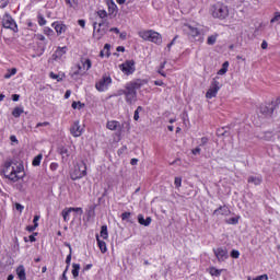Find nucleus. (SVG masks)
<instances>
[{
	"label": "nucleus",
	"mask_w": 280,
	"mask_h": 280,
	"mask_svg": "<svg viewBox=\"0 0 280 280\" xmlns=\"http://www.w3.org/2000/svg\"><path fill=\"white\" fill-rule=\"evenodd\" d=\"M148 84V80L136 79L126 83L125 89L120 91V95H125V100L129 106L137 103V91Z\"/></svg>",
	"instance_id": "obj_1"
},
{
	"label": "nucleus",
	"mask_w": 280,
	"mask_h": 280,
	"mask_svg": "<svg viewBox=\"0 0 280 280\" xmlns=\"http://www.w3.org/2000/svg\"><path fill=\"white\" fill-rule=\"evenodd\" d=\"M184 32L188 34V36H191L194 40L197 43H203L205 42V35L207 34V28L198 25V26H191L189 24H186L184 26Z\"/></svg>",
	"instance_id": "obj_2"
},
{
	"label": "nucleus",
	"mask_w": 280,
	"mask_h": 280,
	"mask_svg": "<svg viewBox=\"0 0 280 280\" xmlns=\"http://www.w3.org/2000/svg\"><path fill=\"white\" fill-rule=\"evenodd\" d=\"M210 14L214 19H218V21H225V19H229V5L217 2L210 8Z\"/></svg>",
	"instance_id": "obj_3"
},
{
	"label": "nucleus",
	"mask_w": 280,
	"mask_h": 280,
	"mask_svg": "<svg viewBox=\"0 0 280 280\" xmlns=\"http://www.w3.org/2000/svg\"><path fill=\"white\" fill-rule=\"evenodd\" d=\"M108 18H95V21L93 22V36H97V38L104 36L106 32H108Z\"/></svg>",
	"instance_id": "obj_4"
},
{
	"label": "nucleus",
	"mask_w": 280,
	"mask_h": 280,
	"mask_svg": "<svg viewBox=\"0 0 280 280\" xmlns=\"http://www.w3.org/2000/svg\"><path fill=\"white\" fill-rule=\"evenodd\" d=\"M139 36L140 38H143V40H149L150 43H154L155 45H161L163 43V36L152 30L139 32Z\"/></svg>",
	"instance_id": "obj_5"
},
{
	"label": "nucleus",
	"mask_w": 280,
	"mask_h": 280,
	"mask_svg": "<svg viewBox=\"0 0 280 280\" xmlns=\"http://www.w3.org/2000/svg\"><path fill=\"white\" fill-rule=\"evenodd\" d=\"M13 163L14 162L12 160L4 162L2 172L5 178H9L12 183H16V180H19V175L16 174V170L12 166Z\"/></svg>",
	"instance_id": "obj_6"
},
{
	"label": "nucleus",
	"mask_w": 280,
	"mask_h": 280,
	"mask_svg": "<svg viewBox=\"0 0 280 280\" xmlns=\"http://www.w3.org/2000/svg\"><path fill=\"white\" fill-rule=\"evenodd\" d=\"M70 176L72 180H80V178H84V176H86V163L82 161L77 164Z\"/></svg>",
	"instance_id": "obj_7"
},
{
	"label": "nucleus",
	"mask_w": 280,
	"mask_h": 280,
	"mask_svg": "<svg viewBox=\"0 0 280 280\" xmlns=\"http://www.w3.org/2000/svg\"><path fill=\"white\" fill-rule=\"evenodd\" d=\"M110 84H113V78L108 74H103L102 79L95 83V89L100 93H105V91H108V86H110Z\"/></svg>",
	"instance_id": "obj_8"
},
{
	"label": "nucleus",
	"mask_w": 280,
	"mask_h": 280,
	"mask_svg": "<svg viewBox=\"0 0 280 280\" xmlns=\"http://www.w3.org/2000/svg\"><path fill=\"white\" fill-rule=\"evenodd\" d=\"M2 25L5 30H11L14 33L19 32V25H16V21H14L10 13L3 15Z\"/></svg>",
	"instance_id": "obj_9"
},
{
	"label": "nucleus",
	"mask_w": 280,
	"mask_h": 280,
	"mask_svg": "<svg viewBox=\"0 0 280 280\" xmlns=\"http://www.w3.org/2000/svg\"><path fill=\"white\" fill-rule=\"evenodd\" d=\"M120 71L124 73V75H132L135 71H137V68L135 67V60H126L124 63L119 66Z\"/></svg>",
	"instance_id": "obj_10"
},
{
	"label": "nucleus",
	"mask_w": 280,
	"mask_h": 280,
	"mask_svg": "<svg viewBox=\"0 0 280 280\" xmlns=\"http://www.w3.org/2000/svg\"><path fill=\"white\" fill-rule=\"evenodd\" d=\"M218 91H220V82L214 79L210 85V89L206 93L207 100H213V97L218 95Z\"/></svg>",
	"instance_id": "obj_11"
},
{
	"label": "nucleus",
	"mask_w": 280,
	"mask_h": 280,
	"mask_svg": "<svg viewBox=\"0 0 280 280\" xmlns=\"http://www.w3.org/2000/svg\"><path fill=\"white\" fill-rule=\"evenodd\" d=\"M218 261L222 264L229 257V249L226 247H217L212 249Z\"/></svg>",
	"instance_id": "obj_12"
},
{
	"label": "nucleus",
	"mask_w": 280,
	"mask_h": 280,
	"mask_svg": "<svg viewBox=\"0 0 280 280\" xmlns=\"http://www.w3.org/2000/svg\"><path fill=\"white\" fill-rule=\"evenodd\" d=\"M275 108H277V103L271 102L267 105L260 106V113L261 115H265V117H272V114L275 113Z\"/></svg>",
	"instance_id": "obj_13"
},
{
	"label": "nucleus",
	"mask_w": 280,
	"mask_h": 280,
	"mask_svg": "<svg viewBox=\"0 0 280 280\" xmlns=\"http://www.w3.org/2000/svg\"><path fill=\"white\" fill-rule=\"evenodd\" d=\"M68 51L69 48L67 46L57 47V49L52 54V60H55L56 62H60V60H62V58L67 55Z\"/></svg>",
	"instance_id": "obj_14"
},
{
	"label": "nucleus",
	"mask_w": 280,
	"mask_h": 280,
	"mask_svg": "<svg viewBox=\"0 0 280 280\" xmlns=\"http://www.w3.org/2000/svg\"><path fill=\"white\" fill-rule=\"evenodd\" d=\"M83 133H84V128L80 126V120H75L70 128V135H72V137L78 138V137H82Z\"/></svg>",
	"instance_id": "obj_15"
},
{
	"label": "nucleus",
	"mask_w": 280,
	"mask_h": 280,
	"mask_svg": "<svg viewBox=\"0 0 280 280\" xmlns=\"http://www.w3.org/2000/svg\"><path fill=\"white\" fill-rule=\"evenodd\" d=\"M248 185L259 187L264 183V176L261 174H253L247 177Z\"/></svg>",
	"instance_id": "obj_16"
},
{
	"label": "nucleus",
	"mask_w": 280,
	"mask_h": 280,
	"mask_svg": "<svg viewBox=\"0 0 280 280\" xmlns=\"http://www.w3.org/2000/svg\"><path fill=\"white\" fill-rule=\"evenodd\" d=\"M51 27H54V30L56 31L58 36H60V34H65V32H67V25H65L62 22H54L51 24Z\"/></svg>",
	"instance_id": "obj_17"
},
{
	"label": "nucleus",
	"mask_w": 280,
	"mask_h": 280,
	"mask_svg": "<svg viewBox=\"0 0 280 280\" xmlns=\"http://www.w3.org/2000/svg\"><path fill=\"white\" fill-rule=\"evenodd\" d=\"M106 128L107 130H121V122L117 121V120H108L106 124Z\"/></svg>",
	"instance_id": "obj_18"
},
{
	"label": "nucleus",
	"mask_w": 280,
	"mask_h": 280,
	"mask_svg": "<svg viewBox=\"0 0 280 280\" xmlns=\"http://www.w3.org/2000/svg\"><path fill=\"white\" fill-rule=\"evenodd\" d=\"M229 213H231V210L226 206H221L213 211V215H229Z\"/></svg>",
	"instance_id": "obj_19"
},
{
	"label": "nucleus",
	"mask_w": 280,
	"mask_h": 280,
	"mask_svg": "<svg viewBox=\"0 0 280 280\" xmlns=\"http://www.w3.org/2000/svg\"><path fill=\"white\" fill-rule=\"evenodd\" d=\"M138 222L141 224V226H149L152 224V217L144 218L143 214H139Z\"/></svg>",
	"instance_id": "obj_20"
},
{
	"label": "nucleus",
	"mask_w": 280,
	"mask_h": 280,
	"mask_svg": "<svg viewBox=\"0 0 280 280\" xmlns=\"http://www.w3.org/2000/svg\"><path fill=\"white\" fill-rule=\"evenodd\" d=\"M207 272L211 275V277H222V272H224V269H218L215 267H210L207 269Z\"/></svg>",
	"instance_id": "obj_21"
},
{
	"label": "nucleus",
	"mask_w": 280,
	"mask_h": 280,
	"mask_svg": "<svg viewBox=\"0 0 280 280\" xmlns=\"http://www.w3.org/2000/svg\"><path fill=\"white\" fill-rule=\"evenodd\" d=\"M16 275L20 280H27V276L25 275V267L23 265H20L16 268Z\"/></svg>",
	"instance_id": "obj_22"
},
{
	"label": "nucleus",
	"mask_w": 280,
	"mask_h": 280,
	"mask_svg": "<svg viewBox=\"0 0 280 280\" xmlns=\"http://www.w3.org/2000/svg\"><path fill=\"white\" fill-rule=\"evenodd\" d=\"M96 242H97V246L101 250V253H106L108 250V248L106 247V242L102 241L100 238V235L96 234Z\"/></svg>",
	"instance_id": "obj_23"
},
{
	"label": "nucleus",
	"mask_w": 280,
	"mask_h": 280,
	"mask_svg": "<svg viewBox=\"0 0 280 280\" xmlns=\"http://www.w3.org/2000/svg\"><path fill=\"white\" fill-rule=\"evenodd\" d=\"M23 113H25V109H23V106H19L12 110V116L15 117V119H19Z\"/></svg>",
	"instance_id": "obj_24"
},
{
	"label": "nucleus",
	"mask_w": 280,
	"mask_h": 280,
	"mask_svg": "<svg viewBox=\"0 0 280 280\" xmlns=\"http://www.w3.org/2000/svg\"><path fill=\"white\" fill-rule=\"evenodd\" d=\"M107 8L109 14H115V12L117 11V4H115V1L113 0L107 1Z\"/></svg>",
	"instance_id": "obj_25"
},
{
	"label": "nucleus",
	"mask_w": 280,
	"mask_h": 280,
	"mask_svg": "<svg viewBox=\"0 0 280 280\" xmlns=\"http://www.w3.org/2000/svg\"><path fill=\"white\" fill-rule=\"evenodd\" d=\"M72 276L74 279L80 277V264H72Z\"/></svg>",
	"instance_id": "obj_26"
},
{
	"label": "nucleus",
	"mask_w": 280,
	"mask_h": 280,
	"mask_svg": "<svg viewBox=\"0 0 280 280\" xmlns=\"http://www.w3.org/2000/svg\"><path fill=\"white\" fill-rule=\"evenodd\" d=\"M61 214H62V218H63L65 222H69V220H71V210H70V208L63 209Z\"/></svg>",
	"instance_id": "obj_27"
},
{
	"label": "nucleus",
	"mask_w": 280,
	"mask_h": 280,
	"mask_svg": "<svg viewBox=\"0 0 280 280\" xmlns=\"http://www.w3.org/2000/svg\"><path fill=\"white\" fill-rule=\"evenodd\" d=\"M40 161H43V153H39L33 159V162H32L33 167H38L40 165Z\"/></svg>",
	"instance_id": "obj_28"
},
{
	"label": "nucleus",
	"mask_w": 280,
	"mask_h": 280,
	"mask_svg": "<svg viewBox=\"0 0 280 280\" xmlns=\"http://www.w3.org/2000/svg\"><path fill=\"white\" fill-rule=\"evenodd\" d=\"M95 19H108V12L106 10L101 9L96 11V18Z\"/></svg>",
	"instance_id": "obj_29"
},
{
	"label": "nucleus",
	"mask_w": 280,
	"mask_h": 280,
	"mask_svg": "<svg viewBox=\"0 0 280 280\" xmlns=\"http://www.w3.org/2000/svg\"><path fill=\"white\" fill-rule=\"evenodd\" d=\"M101 237H103V240H108V226L107 225H102Z\"/></svg>",
	"instance_id": "obj_30"
},
{
	"label": "nucleus",
	"mask_w": 280,
	"mask_h": 280,
	"mask_svg": "<svg viewBox=\"0 0 280 280\" xmlns=\"http://www.w3.org/2000/svg\"><path fill=\"white\" fill-rule=\"evenodd\" d=\"M37 23L40 27H43V26L47 25V20L45 19V16H43V14L38 13Z\"/></svg>",
	"instance_id": "obj_31"
},
{
	"label": "nucleus",
	"mask_w": 280,
	"mask_h": 280,
	"mask_svg": "<svg viewBox=\"0 0 280 280\" xmlns=\"http://www.w3.org/2000/svg\"><path fill=\"white\" fill-rule=\"evenodd\" d=\"M44 34L46 36H48V38H52V36L56 35V32H54V30H51L50 27H44Z\"/></svg>",
	"instance_id": "obj_32"
},
{
	"label": "nucleus",
	"mask_w": 280,
	"mask_h": 280,
	"mask_svg": "<svg viewBox=\"0 0 280 280\" xmlns=\"http://www.w3.org/2000/svg\"><path fill=\"white\" fill-rule=\"evenodd\" d=\"M67 5H69V8H72L73 10H75L79 5V1L78 0H66Z\"/></svg>",
	"instance_id": "obj_33"
},
{
	"label": "nucleus",
	"mask_w": 280,
	"mask_h": 280,
	"mask_svg": "<svg viewBox=\"0 0 280 280\" xmlns=\"http://www.w3.org/2000/svg\"><path fill=\"white\" fill-rule=\"evenodd\" d=\"M12 75H16V68L9 69L8 73L4 74V79L10 80Z\"/></svg>",
	"instance_id": "obj_34"
},
{
	"label": "nucleus",
	"mask_w": 280,
	"mask_h": 280,
	"mask_svg": "<svg viewBox=\"0 0 280 280\" xmlns=\"http://www.w3.org/2000/svg\"><path fill=\"white\" fill-rule=\"evenodd\" d=\"M217 40H218V34L210 35L207 39V45H215Z\"/></svg>",
	"instance_id": "obj_35"
},
{
	"label": "nucleus",
	"mask_w": 280,
	"mask_h": 280,
	"mask_svg": "<svg viewBox=\"0 0 280 280\" xmlns=\"http://www.w3.org/2000/svg\"><path fill=\"white\" fill-rule=\"evenodd\" d=\"M66 246H68V248H69V250H70L69 255H68L67 258H66V264H67V266L69 267V266H71L72 248H71V244H66Z\"/></svg>",
	"instance_id": "obj_36"
},
{
	"label": "nucleus",
	"mask_w": 280,
	"mask_h": 280,
	"mask_svg": "<svg viewBox=\"0 0 280 280\" xmlns=\"http://www.w3.org/2000/svg\"><path fill=\"white\" fill-rule=\"evenodd\" d=\"M82 65H83V69H85V71H89V69H91L92 67L91 59H85L84 61H82Z\"/></svg>",
	"instance_id": "obj_37"
},
{
	"label": "nucleus",
	"mask_w": 280,
	"mask_h": 280,
	"mask_svg": "<svg viewBox=\"0 0 280 280\" xmlns=\"http://www.w3.org/2000/svg\"><path fill=\"white\" fill-rule=\"evenodd\" d=\"M228 224H238L240 223V217H232L226 220Z\"/></svg>",
	"instance_id": "obj_38"
},
{
	"label": "nucleus",
	"mask_w": 280,
	"mask_h": 280,
	"mask_svg": "<svg viewBox=\"0 0 280 280\" xmlns=\"http://www.w3.org/2000/svg\"><path fill=\"white\" fill-rule=\"evenodd\" d=\"M270 23H278L280 25V12H275L273 18L270 20Z\"/></svg>",
	"instance_id": "obj_39"
},
{
	"label": "nucleus",
	"mask_w": 280,
	"mask_h": 280,
	"mask_svg": "<svg viewBox=\"0 0 280 280\" xmlns=\"http://www.w3.org/2000/svg\"><path fill=\"white\" fill-rule=\"evenodd\" d=\"M174 185L177 189L180 188V186L183 185V178L175 177Z\"/></svg>",
	"instance_id": "obj_40"
},
{
	"label": "nucleus",
	"mask_w": 280,
	"mask_h": 280,
	"mask_svg": "<svg viewBox=\"0 0 280 280\" xmlns=\"http://www.w3.org/2000/svg\"><path fill=\"white\" fill-rule=\"evenodd\" d=\"M131 215H132V214H131L130 212H124V213L121 214V220L129 222Z\"/></svg>",
	"instance_id": "obj_41"
},
{
	"label": "nucleus",
	"mask_w": 280,
	"mask_h": 280,
	"mask_svg": "<svg viewBox=\"0 0 280 280\" xmlns=\"http://www.w3.org/2000/svg\"><path fill=\"white\" fill-rule=\"evenodd\" d=\"M231 257H232V259H240V250L233 249L231 252Z\"/></svg>",
	"instance_id": "obj_42"
},
{
	"label": "nucleus",
	"mask_w": 280,
	"mask_h": 280,
	"mask_svg": "<svg viewBox=\"0 0 280 280\" xmlns=\"http://www.w3.org/2000/svg\"><path fill=\"white\" fill-rule=\"evenodd\" d=\"M208 143H209V138L202 137L200 139V144L199 145L202 148V147L207 145Z\"/></svg>",
	"instance_id": "obj_43"
},
{
	"label": "nucleus",
	"mask_w": 280,
	"mask_h": 280,
	"mask_svg": "<svg viewBox=\"0 0 280 280\" xmlns=\"http://www.w3.org/2000/svg\"><path fill=\"white\" fill-rule=\"evenodd\" d=\"M49 78H51V80H57V82H60V80H62V79H60V75H58L54 72L49 73Z\"/></svg>",
	"instance_id": "obj_44"
},
{
	"label": "nucleus",
	"mask_w": 280,
	"mask_h": 280,
	"mask_svg": "<svg viewBox=\"0 0 280 280\" xmlns=\"http://www.w3.org/2000/svg\"><path fill=\"white\" fill-rule=\"evenodd\" d=\"M83 108L84 104H82L81 102H73L72 103V108L75 110L77 108Z\"/></svg>",
	"instance_id": "obj_45"
},
{
	"label": "nucleus",
	"mask_w": 280,
	"mask_h": 280,
	"mask_svg": "<svg viewBox=\"0 0 280 280\" xmlns=\"http://www.w3.org/2000/svg\"><path fill=\"white\" fill-rule=\"evenodd\" d=\"M69 209H70L71 213H72V211H74V213H80V215H82V213H84L82 208H69Z\"/></svg>",
	"instance_id": "obj_46"
},
{
	"label": "nucleus",
	"mask_w": 280,
	"mask_h": 280,
	"mask_svg": "<svg viewBox=\"0 0 280 280\" xmlns=\"http://www.w3.org/2000/svg\"><path fill=\"white\" fill-rule=\"evenodd\" d=\"M178 38V35H176L172 42L167 45V49H172V47H174V45H176V39Z\"/></svg>",
	"instance_id": "obj_47"
},
{
	"label": "nucleus",
	"mask_w": 280,
	"mask_h": 280,
	"mask_svg": "<svg viewBox=\"0 0 280 280\" xmlns=\"http://www.w3.org/2000/svg\"><path fill=\"white\" fill-rule=\"evenodd\" d=\"M36 229H38V226H36L35 224L26 226V231H28V233L36 231Z\"/></svg>",
	"instance_id": "obj_48"
},
{
	"label": "nucleus",
	"mask_w": 280,
	"mask_h": 280,
	"mask_svg": "<svg viewBox=\"0 0 280 280\" xmlns=\"http://www.w3.org/2000/svg\"><path fill=\"white\" fill-rule=\"evenodd\" d=\"M8 3H10V0H0V8H8Z\"/></svg>",
	"instance_id": "obj_49"
},
{
	"label": "nucleus",
	"mask_w": 280,
	"mask_h": 280,
	"mask_svg": "<svg viewBox=\"0 0 280 280\" xmlns=\"http://www.w3.org/2000/svg\"><path fill=\"white\" fill-rule=\"evenodd\" d=\"M49 167H50L51 172H56L58 170L59 165H58V163L52 162Z\"/></svg>",
	"instance_id": "obj_50"
},
{
	"label": "nucleus",
	"mask_w": 280,
	"mask_h": 280,
	"mask_svg": "<svg viewBox=\"0 0 280 280\" xmlns=\"http://www.w3.org/2000/svg\"><path fill=\"white\" fill-rule=\"evenodd\" d=\"M68 271H69V266H67L65 271L62 272L61 280H69V278H67V272Z\"/></svg>",
	"instance_id": "obj_51"
},
{
	"label": "nucleus",
	"mask_w": 280,
	"mask_h": 280,
	"mask_svg": "<svg viewBox=\"0 0 280 280\" xmlns=\"http://www.w3.org/2000/svg\"><path fill=\"white\" fill-rule=\"evenodd\" d=\"M15 209L16 211H20V213H23V209H25V207L21 203H15Z\"/></svg>",
	"instance_id": "obj_52"
},
{
	"label": "nucleus",
	"mask_w": 280,
	"mask_h": 280,
	"mask_svg": "<svg viewBox=\"0 0 280 280\" xmlns=\"http://www.w3.org/2000/svg\"><path fill=\"white\" fill-rule=\"evenodd\" d=\"M200 152H202V150L200 149V147H197L195 149L191 150V153L196 156L198 154H200Z\"/></svg>",
	"instance_id": "obj_53"
},
{
	"label": "nucleus",
	"mask_w": 280,
	"mask_h": 280,
	"mask_svg": "<svg viewBox=\"0 0 280 280\" xmlns=\"http://www.w3.org/2000/svg\"><path fill=\"white\" fill-rule=\"evenodd\" d=\"M38 220H40V215H39V214H36V215L34 217V219H33V224H34L35 226H38Z\"/></svg>",
	"instance_id": "obj_54"
},
{
	"label": "nucleus",
	"mask_w": 280,
	"mask_h": 280,
	"mask_svg": "<svg viewBox=\"0 0 280 280\" xmlns=\"http://www.w3.org/2000/svg\"><path fill=\"white\" fill-rule=\"evenodd\" d=\"M78 25H80V27H82V30H84V27H86V21L85 20H79Z\"/></svg>",
	"instance_id": "obj_55"
},
{
	"label": "nucleus",
	"mask_w": 280,
	"mask_h": 280,
	"mask_svg": "<svg viewBox=\"0 0 280 280\" xmlns=\"http://www.w3.org/2000/svg\"><path fill=\"white\" fill-rule=\"evenodd\" d=\"M45 126H49V121L38 122L36 125V128H42V127H45Z\"/></svg>",
	"instance_id": "obj_56"
},
{
	"label": "nucleus",
	"mask_w": 280,
	"mask_h": 280,
	"mask_svg": "<svg viewBox=\"0 0 280 280\" xmlns=\"http://www.w3.org/2000/svg\"><path fill=\"white\" fill-rule=\"evenodd\" d=\"M36 235H38V233H33L32 235L28 236L30 242H36Z\"/></svg>",
	"instance_id": "obj_57"
},
{
	"label": "nucleus",
	"mask_w": 280,
	"mask_h": 280,
	"mask_svg": "<svg viewBox=\"0 0 280 280\" xmlns=\"http://www.w3.org/2000/svg\"><path fill=\"white\" fill-rule=\"evenodd\" d=\"M60 154H66V156H69V149H67V148H61Z\"/></svg>",
	"instance_id": "obj_58"
},
{
	"label": "nucleus",
	"mask_w": 280,
	"mask_h": 280,
	"mask_svg": "<svg viewBox=\"0 0 280 280\" xmlns=\"http://www.w3.org/2000/svg\"><path fill=\"white\" fill-rule=\"evenodd\" d=\"M37 40H42L43 43H45L47 40V38H45V35L38 34L37 35Z\"/></svg>",
	"instance_id": "obj_59"
},
{
	"label": "nucleus",
	"mask_w": 280,
	"mask_h": 280,
	"mask_svg": "<svg viewBox=\"0 0 280 280\" xmlns=\"http://www.w3.org/2000/svg\"><path fill=\"white\" fill-rule=\"evenodd\" d=\"M226 68H221L219 71H218V75H224L226 73Z\"/></svg>",
	"instance_id": "obj_60"
},
{
	"label": "nucleus",
	"mask_w": 280,
	"mask_h": 280,
	"mask_svg": "<svg viewBox=\"0 0 280 280\" xmlns=\"http://www.w3.org/2000/svg\"><path fill=\"white\" fill-rule=\"evenodd\" d=\"M19 100H21V95H19V94H13L12 95V101L13 102H19Z\"/></svg>",
	"instance_id": "obj_61"
},
{
	"label": "nucleus",
	"mask_w": 280,
	"mask_h": 280,
	"mask_svg": "<svg viewBox=\"0 0 280 280\" xmlns=\"http://www.w3.org/2000/svg\"><path fill=\"white\" fill-rule=\"evenodd\" d=\"M155 86H165V83L163 81H154Z\"/></svg>",
	"instance_id": "obj_62"
},
{
	"label": "nucleus",
	"mask_w": 280,
	"mask_h": 280,
	"mask_svg": "<svg viewBox=\"0 0 280 280\" xmlns=\"http://www.w3.org/2000/svg\"><path fill=\"white\" fill-rule=\"evenodd\" d=\"M133 119L135 121H139V110H135Z\"/></svg>",
	"instance_id": "obj_63"
},
{
	"label": "nucleus",
	"mask_w": 280,
	"mask_h": 280,
	"mask_svg": "<svg viewBox=\"0 0 280 280\" xmlns=\"http://www.w3.org/2000/svg\"><path fill=\"white\" fill-rule=\"evenodd\" d=\"M261 49H268V42L267 40H264L261 43Z\"/></svg>",
	"instance_id": "obj_64"
}]
</instances>
